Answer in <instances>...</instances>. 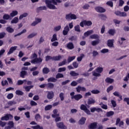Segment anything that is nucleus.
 <instances>
[{"mask_svg": "<svg viewBox=\"0 0 129 129\" xmlns=\"http://www.w3.org/2000/svg\"><path fill=\"white\" fill-rule=\"evenodd\" d=\"M37 35H38V33H37L36 32H33V33L29 34L27 36V39H32V38H34V37H36V36H37Z\"/></svg>", "mask_w": 129, "mask_h": 129, "instance_id": "nucleus-23", "label": "nucleus"}, {"mask_svg": "<svg viewBox=\"0 0 129 129\" xmlns=\"http://www.w3.org/2000/svg\"><path fill=\"white\" fill-rule=\"evenodd\" d=\"M57 3H62V1L61 0H46L45 1V4L46 5V7L48 8L50 10H56L57 8H56V6H57Z\"/></svg>", "mask_w": 129, "mask_h": 129, "instance_id": "nucleus-1", "label": "nucleus"}, {"mask_svg": "<svg viewBox=\"0 0 129 129\" xmlns=\"http://www.w3.org/2000/svg\"><path fill=\"white\" fill-rule=\"evenodd\" d=\"M67 63V60L65 59L62 61L58 63V66L59 67L63 66V65H65Z\"/></svg>", "mask_w": 129, "mask_h": 129, "instance_id": "nucleus-41", "label": "nucleus"}, {"mask_svg": "<svg viewBox=\"0 0 129 129\" xmlns=\"http://www.w3.org/2000/svg\"><path fill=\"white\" fill-rule=\"evenodd\" d=\"M11 17L9 14H5L3 16L4 20H9Z\"/></svg>", "mask_w": 129, "mask_h": 129, "instance_id": "nucleus-56", "label": "nucleus"}, {"mask_svg": "<svg viewBox=\"0 0 129 129\" xmlns=\"http://www.w3.org/2000/svg\"><path fill=\"white\" fill-rule=\"evenodd\" d=\"M42 72L43 74H48L50 72V70L48 68H44L42 70Z\"/></svg>", "mask_w": 129, "mask_h": 129, "instance_id": "nucleus-32", "label": "nucleus"}, {"mask_svg": "<svg viewBox=\"0 0 129 129\" xmlns=\"http://www.w3.org/2000/svg\"><path fill=\"white\" fill-rule=\"evenodd\" d=\"M10 117H13L11 114H7L6 115L2 117L1 120H9Z\"/></svg>", "mask_w": 129, "mask_h": 129, "instance_id": "nucleus-15", "label": "nucleus"}, {"mask_svg": "<svg viewBox=\"0 0 129 129\" xmlns=\"http://www.w3.org/2000/svg\"><path fill=\"white\" fill-rule=\"evenodd\" d=\"M18 12L17 11H12V12L10 14V16L11 17H12V18H14V17H16V16H17V15H18Z\"/></svg>", "mask_w": 129, "mask_h": 129, "instance_id": "nucleus-39", "label": "nucleus"}, {"mask_svg": "<svg viewBox=\"0 0 129 129\" xmlns=\"http://www.w3.org/2000/svg\"><path fill=\"white\" fill-rule=\"evenodd\" d=\"M105 82H106V83H110V84H111V83H112V82H113L114 80H113V79H111L110 78H107L105 79Z\"/></svg>", "mask_w": 129, "mask_h": 129, "instance_id": "nucleus-28", "label": "nucleus"}, {"mask_svg": "<svg viewBox=\"0 0 129 129\" xmlns=\"http://www.w3.org/2000/svg\"><path fill=\"white\" fill-rule=\"evenodd\" d=\"M114 14L116 16H118V17H127V15L125 12H121L120 11H117L114 12Z\"/></svg>", "mask_w": 129, "mask_h": 129, "instance_id": "nucleus-7", "label": "nucleus"}, {"mask_svg": "<svg viewBox=\"0 0 129 129\" xmlns=\"http://www.w3.org/2000/svg\"><path fill=\"white\" fill-rule=\"evenodd\" d=\"M61 30V26H58L56 27H55L53 29L54 32H58V31H60Z\"/></svg>", "mask_w": 129, "mask_h": 129, "instance_id": "nucleus-47", "label": "nucleus"}, {"mask_svg": "<svg viewBox=\"0 0 129 129\" xmlns=\"http://www.w3.org/2000/svg\"><path fill=\"white\" fill-rule=\"evenodd\" d=\"M114 114V112L112 111H110L107 112L106 115L108 117H109V116H112Z\"/></svg>", "mask_w": 129, "mask_h": 129, "instance_id": "nucleus-42", "label": "nucleus"}, {"mask_svg": "<svg viewBox=\"0 0 129 129\" xmlns=\"http://www.w3.org/2000/svg\"><path fill=\"white\" fill-rule=\"evenodd\" d=\"M95 10L97 13H105V9L102 7H98L95 8Z\"/></svg>", "mask_w": 129, "mask_h": 129, "instance_id": "nucleus-14", "label": "nucleus"}, {"mask_svg": "<svg viewBox=\"0 0 129 129\" xmlns=\"http://www.w3.org/2000/svg\"><path fill=\"white\" fill-rule=\"evenodd\" d=\"M17 103V102L14 101H9L8 102V105H15V104H16Z\"/></svg>", "mask_w": 129, "mask_h": 129, "instance_id": "nucleus-64", "label": "nucleus"}, {"mask_svg": "<svg viewBox=\"0 0 129 129\" xmlns=\"http://www.w3.org/2000/svg\"><path fill=\"white\" fill-rule=\"evenodd\" d=\"M15 93L17 95H23L24 94V92L21 90H17Z\"/></svg>", "mask_w": 129, "mask_h": 129, "instance_id": "nucleus-49", "label": "nucleus"}, {"mask_svg": "<svg viewBox=\"0 0 129 129\" xmlns=\"http://www.w3.org/2000/svg\"><path fill=\"white\" fill-rule=\"evenodd\" d=\"M111 103L113 107H116V102L115 101L111 100Z\"/></svg>", "mask_w": 129, "mask_h": 129, "instance_id": "nucleus-61", "label": "nucleus"}, {"mask_svg": "<svg viewBox=\"0 0 129 129\" xmlns=\"http://www.w3.org/2000/svg\"><path fill=\"white\" fill-rule=\"evenodd\" d=\"M59 98H60L61 101H63V100H64V93H60L59 94Z\"/></svg>", "mask_w": 129, "mask_h": 129, "instance_id": "nucleus-60", "label": "nucleus"}, {"mask_svg": "<svg viewBox=\"0 0 129 129\" xmlns=\"http://www.w3.org/2000/svg\"><path fill=\"white\" fill-rule=\"evenodd\" d=\"M101 53L103 54H105V53H108L109 52V50L108 49H103L100 51Z\"/></svg>", "mask_w": 129, "mask_h": 129, "instance_id": "nucleus-52", "label": "nucleus"}, {"mask_svg": "<svg viewBox=\"0 0 129 129\" xmlns=\"http://www.w3.org/2000/svg\"><path fill=\"white\" fill-rule=\"evenodd\" d=\"M100 105H101V108L103 109H107V106L106 105H104L103 103L101 102L100 103Z\"/></svg>", "mask_w": 129, "mask_h": 129, "instance_id": "nucleus-54", "label": "nucleus"}, {"mask_svg": "<svg viewBox=\"0 0 129 129\" xmlns=\"http://www.w3.org/2000/svg\"><path fill=\"white\" fill-rule=\"evenodd\" d=\"M80 109L85 111V112L87 113V114H91L90 111L88 109H87V107H86V106H85V105L84 104H82L81 105Z\"/></svg>", "mask_w": 129, "mask_h": 129, "instance_id": "nucleus-5", "label": "nucleus"}, {"mask_svg": "<svg viewBox=\"0 0 129 129\" xmlns=\"http://www.w3.org/2000/svg\"><path fill=\"white\" fill-rule=\"evenodd\" d=\"M52 117H55V121L56 122H58V121H61V117H59V114H52Z\"/></svg>", "mask_w": 129, "mask_h": 129, "instance_id": "nucleus-17", "label": "nucleus"}, {"mask_svg": "<svg viewBox=\"0 0 129 129\" xmlns=\"http://www.w3.org/2000/svg\"><path fill=\"white\" fill-rule=\"evenodd\" d=\"M31 127L32 128H33V129H43V127L40 126V125L32 126Z\"/></svg>", "mask_w": 129, "mask_h": 129, "instance_id": "nucleus-48", "label": "nucleus"}, {"mask_svg": "<svg viewBox=\"0 0 129 129\" xmlns=\"http://www.w3.org/2000/svg\"><path fill=\"white\" fill-rule=\"evenodd\" d=\"M75 31H76V32H81V30H80V26L79 25L75 26Z\"/></svg>", "mask_w": 129, "mask_h": 129, "instance_id": "nucleus-51", "label": "nucleus"}, {"mask_svg": "<svg viewBox=\"0 0 129 129\" xmlns=\"http://www.w3.org/2000/svg\"><path fill=\"white\" fill-rule=\"evenodd\" d=\"M73 98L75 99V100H76L77 101H79V100H80V99H82V98H83V96L80 94H78L77 95H75L73 97Z\"/></svg>", "mask_w": 129, "mask_h": 129, "instance_id": "nucleus-9", "label": "nucleus"}, {"mask_svg": "<svg viewBox=\"0 0 129 129\" xmlns=\"http://www.w3.org/2000/svg\"><path fill=\"white\" fill-rule=\"evenodd\" d=\"M17 48H18L17 46H14L11 47L9 51L8 52V55H11V54L14 53V51H16V50H17Z\"/></svg>", "mask_w": 129, "mask_h": 129, "instance_id": "nucleus-18", "label": "nucleus"}, {"mask_svg": "<svg viewBox=\"0 0 129 129\" xmlns=\"http://www.w3.org/2000/svg\"><path fill=\"white\" fill-rule=\"evenodd\" d=\"M26 74H27V72L25 71H22L21 72L20 76L21 77H22V78H25V75H26Z\"/></svg>", "mask_w": 129, "mask_h": 129, "instance_id": "nucleus-50", "label": "nucleus"}, {"mask_svg": "<svg viewBox=\"0 0 129 129\" xmlns=\"http://www.w3.org/2000/svg\"><path fill=\"white\" fill-rule=\"evenodd\" d=\"M90 110L92 112H94L95 111H97L98 112H99V111H101V109L96 107H93L90 108Z\"/></svg>", "mask_w": 129, "mask_h": 129, "instance_id": "nucleus-22", "label": "nucleus"}, {"mask_svg": "<svg viewBox=\"0 0 129 129\" xmlns=\"http://www.w3.org/2000/svg\"><path fill=\"white\" fill-rule=\"evenodd\" d=\"M80 26H81V27L82 28H83L84 26H87V27H90V26H92V22H91V21L84 20L80 23Z\"/></svg>", "mask_w": 129, "mask_h": 129, "instance_id": "nucleus-3", "label": "nucleus"}, {"mask_svg": "<svg viewBox=\"0 0 129 129\" xmlns=\"http://www.w3.org/2000/svg\"><path fill=\"white\" fill-rule=\"evenodd\" d=\"M44 41H45V39H44V37H41L39 38L38 43H39V44H42V43H43V42H44Z\"/></svg>", "mask_w": 129, "mask_h": 129, "instance_id": "nucleus-62", "label": "nucleus"}, {"mask_svg": "<svg viewBox=\"0 0 129 129\" xmlns=\"http://www.w3.org/2000/svg\"><path fill=\"white\" fill-rule=\"evenodd\" d=\"M8 125H9V126H10V127L11 128H12V127H14V122L13 121H10L8 123Z\"/></svg>", "mask_w": 129, "mask_h": 129, "instance_id": "nucleus-57", "label": "nucleus"}, {"mask_svg": "<svg viewBox=\"0 0 129 129\" xmlns=\"http://www.w3.org/2000/svg\"><path fill=\"white\" fill-rule=\"evenodd\" d=\"M55 41H58V38H57V34H54L52 35V38L51 39V42H55Z\"/></svg>", "mask_w": 129, "mask_h": 129, "instance_id": "nucleus-31", "label": "nucleus"}, {"mask_svg": "<svg viewBox=\"0 0 129 129\" xmlns=\"http://www.w3.org/2000/svg\"><path fill=\"white\" fill-rule=\"evenodd\" d=\"M70 31V29H69V26L68 25H67L64 28L62 31V34L64 36H66L68 34V32Z\"/></svg>", "mask_w": 129, "mask_h": 129, "instance_id": "nucleus-12", "label": "nucleus"}, {"mask_svg": "<svg viewBox=\"0 0 129 129\" xmlns=\"http://www.w3.org/2000/svg\"><path fill=\"white\" fill-rule=\"evenodd\" d=\"M126 39L123 37H121L120 38V40H119L118 41V43L119 44V45H122V44H123V42H124V41H126Z\"/></svg>", "mask_w": 129, "mask_h": 129, "instance_id": "nucleus-46", "label": "nucleus"}, {"mask_svg": "<svg viewBox=\"0 0 129 129\" xmlns=\"http://www.w3.org/2000/svg\"><path fill=\"white\" fill-rule=\"evenodd\" d=\"M43 59L41 57L36 58L34 59L31 60V62L32 64H39V63H42Z\"/></svg>", "mask_w": 129, "mask_h": 129, "instance_id": "nucleus-6", "label": "nucleus"}, {"mask_svg": "<svg viewBox=\"0 0 129 129\" xmlns=\"http://www.w3.org/2000/svg\"><path fill=\"white\" fill-rule=\"evenodd\" d=\"M76 58V56H69L68 58V63H70V62H72V61H73Z\"/></svg>", "mask_w": 129, "mask_h": 129, "instance_id": "nucleus-33", "label": "nucleus"}, {"mask_svg": "<svg viewBox=\"0 0 129 129\" xmlns=\"http://www.w3.org/2000/svg\"><path fill=\"white\" fill-rule=\"evenodd\" d=\"M99 43H100V40L97 39V40L92 41L91 45H92V46H96V45H98Z\"/></svg>", "mask_w": 129, "mask_h": 129, "instance_id": "nucleus-24", "label": "nucleus"}, {"mask_svg": "<svg viewBox=\"0 0 129 129\" xmlns=\"http://www.w3.org/2000/svg\"><path fill=\"white\" fill-rule=\"evenodd\" d=\"M52 107V105H48L45 107L44 109L45 111L50 110V109H51Z\"/></svg>", "mask_w": 129, "mask_h": 129, "instance_id": "nucleus-53", "label": "nucleus"}, {"mask_svg": "<svg viewBox=\"0 0 129 129\" xmlns=\"http://www.w3.org/2000/svg\"><path fill=\"white\" fill-rule=\"evenodd\" d=\"M91 93H93V94H98V93H100V91L98 90H93L91 91Z\"/></svg>", "mask_w": 129, "mask_h": 129, "instance_id": "nucleus-58", "label": "nucleus"}, {"mask_svg": "<svg viewBox=\"0 0 129 129\" xmlns=\"http://www.w3.org/2000/svg\"><path fill=\"white\" fill-rule=\"evenodd\" d=\"M47 81L48 82H56L57 81V79L53 77H50L47 79Z\"/></svg>", "mask_w": 129, "mask_h": 129, "instance_id": "nucleus-38", "label": "nucleus"}, {"mask_svg": "<svg viewBox=\"0 0 129 129\" xmlns=\"http://www.w3.org/2000/svg\"><path fill=\"white\" fill-rule=\"evenodd\" d=\"M67 47L68 49H70V50H72V49H74V45H73V43L72 42H70L68 43Z\"/></svg>", "mask_w": 129, "mask_h": 129, "instance_id": "nucleus-29", "label": "nucleus"}, {"mask_svg": "<svg viewBox=\"0 0 129 129\" xmlns=\"http://www.w3.org/2000/svg\"><path fill=\"white\" fill-rule=\"evenodd\" d=\"M102 71H103V68L98 67L95 71L92 72L93 76H95V77H100L101 76L100 73H102Z\"/></svg>", "mask_w": 129, "mask_h": 129, "instance_id": "nucleus-2", "label": "nucleus"}, {"mask_svg": "<svg viewBox=\"0 0 129 129\" xmlns=\"http://www.w3.org/2000/svg\"><path fill=\"white\" fill-rule=\"evenodd\" d=\"M77 92L80 93V91H86V88L84 87H82L81 86H78L76 88Z\"/></svg>", "mask_w": 129, "mask_h": 129, "instance_id": "nucleus-10", "label": "nucleus"}, {"mask_svg": "<svg viewBox=\"0 0 129 129\" xmlns=\"http://www.w3.org/2000/svg\"><path fill=\"white\" fill-rule=\"evenodd\" d=\"M63 56L62 55H57V56H54L52 57V60L53 61H59V60H61L62 59V57Z\"/></svg>", "mask_w": 129, "mask_h": 129, "instance_id": "nucleus-19", "label": "nucleus"}, {"mask_svg": "<svg viewBox=\"0 0 129 129\" xmlns=\"http://www.w3.org/2000/svg\"><path fill=\"white\" fill-rule=\"evenodd\" d=\"M6 30L7 31V32H8V33H13L14 32V29H13L11 27H7L6 28Z\"/></svg>", "mask_w": 129, "mask_h": 129, "instance_id": "nucleus-45", "label": "nucleus"}, {"mask_svg": "<svg viewBox=\"0 0 129 129\" xmlns=\"http://www.w3.org/2000/svg\"><path fill=\"white\" fill-rule=\"evenodd\" d=\"M85 120H86V118L85 117H82L79 121V124H84L85 123Z\"/></svg>", "mask_w": 129, "mask_h": 129, "instance_id": "nucleus-34", "label": "nucleus"}, {"mask_svg": "<svg viewBox=\"0 0 129 129\" xmlns=\"http://www.w3.org/2000/svg\"><path fill=\"white\" fill-rule=\"evenodd\" d=\"M85 56V55L84 54H81L80 56L77 57V61L78 62H81V61H82V59H83Z\"/></svg>", "mask_w": 129, "mask_h": 129, "instance_id": "nucleus-30", "label": "nucleus"}, {"mask_svg": "<svg viewBox=\"0 0 129 129\" xmlns=\"http://www.w3.org/2000/svg\"><path fill=\"white\" fill-rule=\"evenodd\" d=\"M56 125L59 128L67 129V127H66V126H65V125H64V123H63V122H62L57 123Z\"/></svg>", "mask_w": 129, "mask_h": 129, "instance_id": "nucleus-11", "label": "nucleus"}, {"mask_svg": "<svg viewBox=\"0 0 129 129\" xmlns=\"http://www.w3.org/2000/svg\"><path fill=\"white\" fill-rule=\"evenodd\" d=\"M64 71H66V68H60L58 70V72L59 73L64 72Z\"/></svg>", "mask_w": 129, "mask_h": 129, "instance_id": "nucleus-59", "label": "nucleus"}, {"mask_svg": "<svg viewBox=\"0 0 129 129\" xmlns=\"http://www.w3.org/2000/svg\"><path fill=\"white\" fill-rule=\"evenodd\" d=\"M47 93L48 99H52L54 97V92L53 91H47Z\"/></svg>", "mask_w": 129, "mask_h": 129, "instance_id": "nucleus-13", "label": "nucleus"}, {"mask_svg": "<svg viewBox=\"0 0 129 129\" xmlns=\"http://www.w3.org/2000/svg\"><path fill=\"white\" fill-rule=\"evenodd\" d=\"M34 87V86H24L23 88L25 89V91H27V92H29L32 88Z\"/></svg>", "mask_w": 129, "mask_h": 129, "instance_id": "nucleus-27", "label": "nucleus"}, {"mask_svg": "<svg viewBox=\"0 0 129 129\" xmlns=\"http://www.w3.org/2000/svg\"><path fill=\"white\" fill-rule=\"evenodd\" d=\"M106 5L108 6L109 7H110V8H113V2L112 1H108L106 3Z\"/></svg>", "mask_w": 129, "mask_h": 129, "instance_id": "nucleus-43", "label": "nucleus"}, {"mask_svg": "<svg viewBox=\"0 0 129 129\" xmlns=\"http://www.w3.org/2000/svg\"><path fill=\"white\" fill-rule=\"evenodd\" d=\"M14 97V94L13 93L9 94L7 95V98L8 99H12Z\"/></svg>", "mask_w": 129, "mask_h": 129, "instance_id": "nucleus-63", "label": "nucleus"}, {"mask_svg": "<svg viewBox=\"0 0 129 129\" xmlns=\"http://www.w3.org/2000/svg\"><path fill=\"white\" fill-rule=\"evenodd\" d=\"M93 33H94V32L92 30L86 31L84 33V36L83 37V39H85L86 37H88V36H90V35L93 34Z\"/></svg>", "mask_w": 129, "mask_h": 129, "instance_id": "nucleus-8", "label": "nucleus"}, {"mask_svg": "<svg viewBox=\"0 0 129 129\" xmlns=\"http://www.w3.org/2000/svg\"><path fill=\"white\" fill-rule=\"evenodd\" d=\"M66 19L68 21H70V20H76V19H77V16H76V15L75 14H69L66 15Z\"/></svg>", "mask_w": 129, "mask_h": 129, "instance_id": "nucleus-4", "label": "nucleus"}, {"mask_svg": "<svg viewBox=\"0 0 129 129\" xmlns=\"http://www.w3.org/2000/svg\"><path fill=\"white\" fill-rule=\"evenodd\" d=\"M113 42H114V40L113 39L108 40L107 41L108 47L112 48L113 47Z\"/></svg>", "mask_w": 129, "mask_h": 129, "instance_id": "nucleus-16", "label": "nucleus"}, {"mask_svg": "<svg viewBox=\"0 0 129 129\" xmlns=\"http://www.w3.org/2000/svg\"><path fill=\"white\" fill-rule=\"evenodd\" d=\"M19 22V18L18 17H15L12 21L11 24H17Z\"/></svg>", "mask_w": 129, "mask_h": 129, "instance_id": "nucleus-37", "label": "nucleus"}, {"mask_svg": "<svg viewBox=\"0 0 129 129\" xmlns=\"http://www.w3.org/2000/svg\"><path fill=\"white\" fill-rule=\"evenodd\" d=\"M37 57H38V55H37V54L34 53L31 55V56H30V59L34 60V59H36Z\"/></svg>", "mask_w": 129, "mask_h": 129, "instance_id": "nucleus-55", "label": "nucleus"}, {"mask_svg": "<svg viewBox=\"0 0 129 129\" xmlns=\"http://www.w3.org/2000/svg\"><path fill=\"white\" fill-rule=\"evenodd\" d=\"M27 16H28V13H23V14H22L20 16L19 20H23V19H24V18L27 17Z\"/></svg>", "mask_w": 129, "mask_h": 129, "instance_id": "nucleus-36", "label": "nucleus"}, {"mask_svg": "<svg viewBox=\"0 0 129 129\" xmlns=\"http://www.w3.org/2000/svg\"><path fill=\"white\" fill-rule=\"evenodd\" d=\"M90 39L98 40L99 39V36L97 34H93L90 36Z\"/></svg>", "mask_w": 129, "mask_h": 129, "instance_id": "nucleus-20", "label": "nucleus"}, {"mask_svg": "<svg viewBox=\"0 0 129 129\" xmlns=\"http://www.w3.org/2000/svg\"><path fill=\"white\" fill-rule=\"evenodd\" d=\"M97 125V123L94 122L89 125V128H90L91 129L96 128Z\"/></svg>", "mask_w": 129, "mask_h": 129, "instance_id": "nucleus-26", "label": "nucleus"}, {"mask_svg": "<svg viewBox=\"0 0 129 129\" xmlns=\"http://www.w3.org/2000/svg\"><path fill=\"white\" fill-rule=\"evenodd\" d=\"M70 74L71 76H73V77H75V76H79V74L75 72L74 71H71Z\"/></svg>", "mask_w": 129, "mask_h": 129, "instance_id": "nucleus-25", "label": "nucleus"}, {"mask_svg": "<svg viewBox=\"0 0 129 129\" xmlns=\"http://www.w3.org/2000/svg\"><path fill=\"white\" fill-rule=\"evenodd\" d=\"M108 33L110 36H114V34H115V29H109L108 31Z\"/></svg>", "mask_w": 129, "mask_h": 129, "instance_id": "nucleus-21", "label": "nucleus"}, {"mask_svg": "<svg viewBox=\"0 0 129 129\" xmlns=\"http://www.w3.org/2000/svg\"><path fill=\"white\" fill-rule=\"evenodd\" d=\"M95 103V100L93 98H90L88 100V104H93Z\"/></svg>", "mask_w": 129, "mask_h": 129, "instance_id": "nucleus-35", "label": "nucleus"}, {"mask_svg": "<svg viewBox=\"0 0 129 129\" xmlns=\"http://www.w3.org/2000/svg\"><path fill=\"white\" fill-rule=\"evenodd\" d=\"M63 77H64V75L61 73H58L55 76L56 79L59 78H63Z\"/></svg>", "mask_w": 129, "mask_h": 129, "instance_id": "nucleus-44", "label": "nucleus"}, {"mask_svg": "<svg viewBox=\"0 0 129 129\" xmlns=\"http://www.w3.org/2000/svg\"><path fill=\"white\" fill-rule=\"evenodd\" d=\"M46 87L48 88H50V89H53V88H54V84L52 83H49L46 84Z\"/></svg>", "mask_w": 129, "mask_h": 129, "instance_id": "nucleus-40", "label": "nucleus"}]
</instances>
